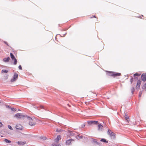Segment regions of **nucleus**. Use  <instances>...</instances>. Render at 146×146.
Instances as JSON below:
<instances>
[{
	"instance_id": "f257e3e1",
	"label": "nucleus",
	"mask_w": 146,
	"mask_h": 146,
	"mask_svg": "<svg viewBox=\"0 0 146 146\" xmlns=\"http://www.w3.org/2000/svg\"><path fill=\"white\" fill-rule=\"evenodd\" d=\"M26 119L29 122V124L31 126L34 125H35V119L32 118L28 116L25 117Z\"/></svg>"
},
{
	"instance_id": "f03ea898",
	"label": "nucleus",
	"mask_w": 146,
	"mask_h": 146,
	"mask_svg": "<svg viewBox=\"0 0 146 146\" xmlns=\"http://www.w3.org/2000/svg\"><path fill=\"white\" fill-rule=\"evenodd\" d=\"M27 116L24 115L22 113H17L15 115L14 117L17 119H23L25 120L26 119L25 117Z\"/></svg>"
},
{
	"instance_id": "7ed1b4c3",
	"label": "nucleus",
	"mask_w": 146,
	"mask_h": 146,
	"mask_svg": "<svg viewBox=\"0 0 146 146\" xmlns=\"http://www.w3.org/2000/svg\"><path fill=\"white\" fill-rule=\"evenodd\" d=\"M61 137L60 135H58L57 138L54 140L55 143L52 144V146H61L59 144L57 145L56 143H58Z\"/></svg>"
},
{
	"instance_id": "20e7f679",
	"label": "nucleus",
	"mask_w": 146,
	"mask_h": 146,
	"mask_svg": "<svg viewBox=\"0 0 146 146\" xmlns=\"http://www.w3.org/2000/svg\"><path fill=\"white\" fill-rule=\"evenodd\" d=\"M108 134L110 136L114 138L115 137V134L113 132H112L111 131L110 129H108Z\"/></svg>"
},
{
	"instance_id": "39448f33",
	"label": "nucleus",
	"mask_w": 146,
	"mask_h": 146,
	"mask_svg": "<svg viewBox=\"0 0 146 146\" xmlns=\"http://www.w3.org/2000/svg\"><path fill=\"white\" fill-rule=\"evenodd\" d=\"M121 74L120 73H116L115 72H111L110 75L111 76L115 77L117 76H120Z\"/></svg>"
},
{
	"instance_id": "423d86ee",
	"label": "nucleus",
	"mask_w": 146,
	"mask_h": 146,
	"mask_svg": "<svg viewBox=\"0 0 146 146\" xmlns=\"http://www.w3.org/2000/svg\"><path fill=\"white\" fill-rule=\"evenodd\" d=\"M17 129L22 130L23 129V127L21 125L19 124H17L16 125L15 127Z\"/></svg>"
},
{
	"instance_id": "0eeeda50",
	"label": "nucleus",
	"mask_w": 146,
	"mask_h": 146,
	"mask_svg": "<svg viewBox=\"0 0 146 146\" xmlns=\"http://www.w3.org/2000/svg\"><path fill=\"white\" fill-rule=\"evenodd\" d=\"M18 74H15L14 76L13 77V79H12L11 80V82H13L15 81L17 78H18Z\"/></svg>"
},
{
	"instance_id": "6e6552de",
	"label": "nucleus",
	"mask_w": 146,
	"mask_h": 146,
	"mask_svg": "<svg viewBox=\"0 0 146 146\" xmlns=\"http://www.w3.org/2000/svg\"><path fill=\"white\" fill-rule=\"evenodd\" d=\"M142 80L145 82L146 80V74L143 73L141 76Z\"/></svg>"
},
{
	"instance_id": "1a4fd4ad",
	"label": "nucleus",
	"mask_w": 146,
	"mask_h": 146,
	"mask_svg": "<svg viewBox=\"0 0 146 146\" xmlns=\"http://www.w3.org/2000/svg\"><path fill=\"white\" fill-rule=\"evenodd\" d=\"M103 126L101 124H99L98 125V130L99 131H101L103 130Z\"/></svg>"
},
{
	"instance_id": "9d476101",
	"label": "nucleus",
	"mask_w": 146,
	"mask_h": 146,
	"mask_svg": "<svg viewBox=\"0 0 146 146\" xmlns=\"http://www.w3.org/2000/svg\"><path fill=\"white\" fill-rule=\"evenodd\" d=\"M74 140L72 139H70L67 140L66 141V144L67 145H70L71 144V142L74 141Z\"/></svg>"
},
{
	"instance_id": "9b49d317",
	"label": "nucleus",
	"mask_w": 146,
	"mask_h": 146,
	"mask_svg": "<svg viewBox=\"0 0 146 146\" xmlns=\"http://www.w3.org/2000/svg\"><path fill=\"white\" fill-rule=\"evenodd\" d=\"M10 59L9 57H8L7 58H5L3 59V60L5 62H7L10 60Z\"/></svg>"
},
{
	"instance_id": "f8f14e48",
	"label": "nucleus",
	"mask_w": 146,
	"mask_h": 146,
	"mask_svg": "<svg viewBox=\"0 0 146 146\" xmlns=\"http://www.w3.org/2000/svg\"><path fill=\"white\" fill-rule=\"evenodd\" d=\"M25 142H22L21 141H19L17 142V143L18 145H23L25 144Z\"/></svg>"
},
{
	"instance_id": "ddd939ff",
	"label": "nucleus",
	"mask_w": 146,
	"mask_h": 146,
	"mask_svg": "<svg viewBox=\"0 0 146 146\" xmlns=\"http://www.w3.org/2000/svg\"><path fill=\"white\" fill-rule=\"evenodd\" d=\"M74 133L72 131H70L68 133V135L70 136H72L74 135Z\"/></svg>"
},
{
	"instance_id": "4468645a",
	"label": "nucleus",
	"mask_w": 146,
	"mask_h": 146,
	"mask_svg": "<svg viewBox=\"0 0 146 146\" xmlns=\"http://www.w3.org/2000/svg\"><path fill=\"white\" fill-rule=\"evenodd\" d=\"M98 124V121H92V125H97Z\"/></svg>"
},
{
	"instance_id": "2eb2a0df",
	"label": "nucleus",
	"mask_w": 146,
	"mask_h": 146,
	"mask_svg": "<svg viewBox=\"0 0 146 146\" xmlns=\"http://www.w3.org/2000/svg\"><path fill=\"white\" fill-rule=\"evenodd\" d=\"M100 141L102 142L107 143L108 141H106V139H101Z\"/></svg>"
},
{
	"instance_id": "dca6fc26",
	"label": "nucleus",
	"mask_w": 146,
	"mask_h": 146,
	"mask_svg": "<svg viewBox=\"0 0 146 146\" xmlns=\"http://www.w3.org/2000/svg\"><path fill=\"white\" fill-rule=\"evenodd\" d=\"M10 56L12 60H13L15 58L14 55L12 53H10Z\"/></svg>"
},
{
	"instance_id": "f3484780",
	"label": "nucleus",
	"mask_w": 146,
	"mask_h": 146,
	"mask_svg": "<svg viewBox=\"0 0 146 146\" xmlns=\"http://www.w3.org/2000/svg\"><path fill=\"white\" fill-rule=\"evenodd\" d=\"M82 135H79L76 136V138L78 139H80L82 138Z\"/></svg>"
},
{
	"instance_id": "a211bd4d",
	"label": "nucleus",
	"mask_w": 146,
	"mask_h": 146,
	"mask_svg": "<svg viewBox=\"0 0 146 146\" xmlns=\"http://www.w3.org/2000/svg\"><path fill=\"white\" fill-rule=\"evenodd\" d=\"M5 141L6 143H10L11 142V141L8 140L7 139H5L4 140Z\"/></svg>"
},
{
	"instance_id": "6ab92c4d",
	"label": "nucleus",
	"mask_w": 146,
	"mask_h": 146,
	"mask_svg": "<svg viewBox=\"0 0 146 146\" xmlns=\"http://www.w3.org/2000/svg\"><path fill=\"white\" fill-rule=\"evenodd\" d=\"M8 72V71L7 70H2L1 71V73H7Z\"/></svg>"
},
{
	"instance_id": "aec40b11",
	"label": "nucleus",
	"mask_w": 146,
	"mask_h": 146,
	"mask_svg": "<svg viewBox=\"0 0 146 146\" xmlns=\"http://www.w3.org/2000/svg\"><path fill=\"white\" fill-rule=\"evenodd\" d=\"M141 81L140 80H138L137 82V85L139 86H140L141 84Z\"/></svg>"
},
{
	"instance_id": "412c9836",
	"label": "nucleus",
	"mask_w": 146,
	"mask_h": 146,
	"mask_svg": "<svg viewBox=\"0 0 146 146\" xmlns=\"http://www.w3.org/2000/svg\"><path fill=\"white\" fill-rule=\"evenodd\" d=\"M24 137L26 138H29L31 135L29 134H24Z\"/></svg>"
},
{
	"instance_id": "4be33fe9",
	"label": "nucleus",
	"mask_w": 146,
	"mask_h": 146,
	"mask_svg": "<svg viewBox=\"0 0 146 146\" xmlns=\"http://www.w3.org/2000/svg\"><path fill=\"white\" fill-rule=\"evenodd\" d=\"M92 140L96 144H98V143L96 141H95V140H94V139L92 138Z\"/></svg>"
},
{
	"instance_id": "5701e85b",
	"label": "nucleus",
	"mask_w": 146,
	"mask_h": 146,
	"mask_svg": "<svg viewBox=\"0 0 146 146\" xmlns=\"http://www.w3.org/2000/svg\"><path fill=\"white\" fill-rule=\"evenodd\" d=\"M140 75V74L136 73L134 74L133 75L134 76H139Z\"/></svg>"
},
{
	"instance_id": "b1692460",
	"label": "nucleus",
	"mask_w": 146,
	"mask_h": 146,
	"mask_svg": "<svg viewBox=\"0 0 146 146\" xmlns=\"http://www.w3.org/2000/svg\"><path fill=\"white\" fill-rule=\"evenodd\" d=\"M56 131L57 132H60L62 131V130L61 129H56Z\"/></svg>"
},
{
	"instance_id": "393cba45",
	"label": "nucleus",
	"mask_w": 146,
	"mask_h": 146,
	"mask_svg": "<svg viewBox=\"0 0 146 146\" xmlns=\"http://www.w3.org/2000/svg\"><path fill=\"white\" fill-rule=\"evenodd\" d=\"M41 139L45 140L46 139V137L45 136H42L41 137Z\"/></svg>"
},
{
	"instance_id": "a878e982",
	"label": "nucleus",
	"mask_w": 146,
	"mask_h": 146,
	"mask_svg": "<svg viewBox=\"0 0 146 146\" xmlns=\"http://www.w3.org/2000/svg\"><path fill=\"white\" fill-rule=\"evenodd\" d=\"M135 88L134 87H133L131 89V92L132 94H133V92Z\"/></svg>"
},
{
	"instance_id": "bb28decb",
	"label": "nucleus",
	"mask_w": 146,
	"mask_h": 146,
	"mask_svg": "<svg viewBox=\"0 0 146 146\" xmlns=\"http://www.w3.org/2000/svg\"><path fill=\"white\" fill-rule=\"evenodd\" d=\"M125 119L127 120L128 119H129V117L127 116V115L125 114Z\"/></svg>"
},
{
	"instance_id": "cd10ccee",
	"label": "nucleus",
	"mask_w": 146,
	"mask_h": 146,
	"mask_svg": "<svg viewBox=\"0 0 146 146\" xmlns=\"http://www.w3.org/2000/svg\"><path fill=\"white\" fill-rule=\"evenodd\" d=\"M14 64L15 65H16L17 63V60L16 58L14 59Z\"/></svg>"
},
{
	"instance_id": "c85d7f7f",
	"label": "nucleus",
	"mask_w": 146,
	"mask_h": 146,
	"mask_svg": "<svg viewBox=\"0 0 146 146\" xmlns=\"http://www.w3.org/2000/svg\"><path fill=\"white\" fill-rule=\"evenodd\" d=\"M142 91H140L139 92V97H140L141 96V95H142Z\"/></svg>"
},
{
	"instance_id": "c756f323",
	"label": "nucleus",
	"mask_w": 146,
	"mask_h": 146,
	"mask_svg": "<svg viewBox=\"0 0 146 146\" xmlns=\"http://www.w3.org/2000/svg\"><path fill=\"white\" fill-rule=\"evenodd\" d=\"M8 127L10 129H11V130H13V128H12V127H11V126H10V125H8Z\"/></svg>"
},
{
	"instance_id": "7c9ffc66",
	"label": "nucleus",
	"mask_w": 146,
	"mask_h": 146,
	"mask_svg": "<svg viewBox=\"0 0 146 146\" xmlns=\"http://www.w3.org/2000/svg\"><path fill=\"white\" fill-rule=\"evenodd\" d=\"M140 86L138 85H137V86H136V89H139V88H140Z\"/></svg>"
},
{
	"instance_id": "2f4dec72",
	"label": "nucleus",
	"mask_w": 146,
	"mask_h": 146,
	"mask_svg": "<svg viewBox=\"0 0 146 146\" xmlns=\"http://www.w3.org/2000/svg\"><path fill=\"white\" fill-rule=\"evenodd\" d=\"M93 94L94 95L93 96H94V97H95L97 96V94H94V93H93Z\"/></svg>"
},
{
	"instance_id": "473e14b6",
	"label": "nucleus",
	"mask_w": 146,
	"mask_h": 146,
	"mask_svg": "<svg viewBox=\"0 0 146 146\" xmlns=\"http://www.w3.org/2000/svg\"><path fill=\"white\" fill-rule=\"evenodd\" d=\"M19 69L21 70H22V67L21 66V65H19Z\"/></svg>"
},
{
	"instance_id": "72a5a7b5",
	"label": "nucleus",
	"mask_w": 146,
	"mask_h": 146,
	"mask_svg": "<svg viewBox=\"0 0 146 146\" xmlns=\"http://www.w3.org/2000/svg\"><path fill=\"white\" fill-rule=\"evenodd\" d=\"M87 122L90 125L91 124V121H88Z\"/></svg>"
},
{
	"instance_id": "f704fd0d",
	"label": "nucleus",
	"mask_w": 146,
	"mask_h": 146,
	"mask_svg": "<svg viewBox=\"0 0 146 146\" xmlns=\"http://www.w3.org/2000/svg\"><path fill=\"white\" fill-rule=\"evenodd\" d=\"M130 82H131V83H132L133 82V78H132L130 80Z\"/></svg>"
},
{
	"instance_id": "c9c22d12",
	"label": "nucleus",
	"mask_w": 146,
	"mask_h": 146,
	"mask_svg": "<svg viewBox=\"0 0 146 146\" xmlns=\"http://www.w3.org/2000/svg\"><path fill=\"white\" fill-rule=\"evenodd\" d=\"M11 110L13 111H15L16 110L14 108H12L11 109Z\"/></svg>"
},
{
	"instance_id": "e433bc0d",
	"label": "nucleus",
	"mask_w": 146,
	"mask_h": 146,
	"mask_svg": "<svg viewBox=\"0 0 146 146\" xmlns=\"http://www.w3.org/2000/svg\"><path fill=\"white\" fill-rule=\"evenodd\" d=\"M3 125L2 124V123L0 122V127H2Z\"/></svg>"
},
{
	"instance_id": "4c0bfd02",
	"label": "nucleus",
	"mask_w": 146,
	"mask_h": 146,
	"mask_svg": "<svg viewBox=\"0 0 146 146\" xmlns=\"http://www.w3.org/2000/svg\"><path fill=\"white\" fill-rule=\"evenodd\" d=\"M35 108H36V109H38V107L37 106H35V107H34Z\"/></svg>"
},
{
	"instance_id": "58836bf2",
	"label": "nucleus",
	"mask_w": 146,
	"mask_h": 146,
	"mask_svg": "<svg viewBox=\"0 0 146 146\" xmlns=\"http://www.w3.org/2000/svg\"><path fill=\"white\" fill-rule=\"evenodd\" d=\"M40 108H43V106H40Z\"/></svg>"
},
{
	"instance_id": "ea45409f",
	"label": "nucleus",
	"mask_w": 146,
	"mask_h": 146,
	"mask_svg": "<svg viewBox=\"0 0 146 146\" xmlns=\"http://www.w3.org/2000/svg\"><path fill=\"white\" fill-rule=\"evenodd\" d=\"M93 17L96 18V17H95V16H93V17L92 16V18Z\"/></svg>"
},
{
	"instance_id": "a19ab883",
	"label": "nucleus",
	"mask_w": 146,
	"mask_h": 146,
	"mask_svg": "<svg viewBox=\"0 0 146 146\" xmlns=\"http://www.w3.org/2000/svg\"><path fill=\"white\" fill-rule=\"evenodd\" d=\"M84 126H85V125H83V126H82V127H84Z\"/></svg>"
},
{
	"instance_id": "79ce46f5",
	"label": "nucleus",
	"mask_w": 146,
	"mask_h": 146,
	"mask_svg": "<svg viewBox=\"0 0 146 146\" xmlns=\"http://www.w3.org/2000/svg\"><path fill=\"white\" fill-rule=\"evenodd\" d=\"M5 43L6 44H7V43L6 42H5Z\"/></svg>"
}]
</instances>
